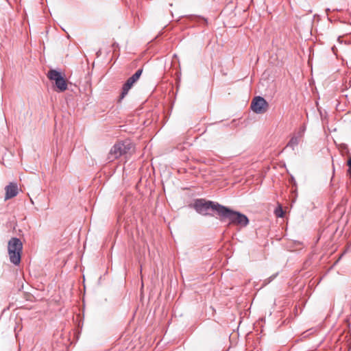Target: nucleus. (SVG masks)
Here are the masks:
<instances>
[{
	"label": "nucleus",
	"instance_id": "f257e3e1",
	"mask_svg": "<svg viewBox=\"0 0 351 351\" xmlns=\"http://www.w3.org/2000/svg\"><path fill=\"white\" fill-rule=\"evenodd\" d=\"M220 220H229V225L239 226L245 227L249 223V219L246 215L239 212L234 211L228 207L223 206L219 207Z\"/></svg>",
	"mask_w": 351,
	"mask_h": 351
},
{
	"label": "nucleus",
	"instance_id": "f03ea898",
	"mask_svg": "<svg viewBox=\"0 0 351 351\" xmlns=\"http://www.w3.org/2000/svg\"><path fill=\"white\" fill-rule=\"evenodd\" d=\"M22 250L23 243L21 240L16 237L11 238L8 243V250L10 261L15 265H18L21 262Z\"/></svg>",
	"mask_w": 351,
	"mask_h": 351
},
{
	"label": "nucleus",
	"instance_id": "7ed1b4c3",
	"mask_svg": "<svg viewBox=\"0 0 351 351\" xmlns=\"http://www.w3.org/2000/svg\"><path fill=\"white\" fill-rule=\"evenodd\" d=\"M133 148V144L130 141H119L110 149L108 159L112 161L123 155L130 154Z\"/></svg>",
	"mask_w": 351,
	"mask_h": 351
},
{
	"label": "nucleus",
	"instance_id": "20e7f679",
	"mask_svg": "<svg viewBox=\"0 0 351 351\" xmlns=\"http://www.w3.org/2000/svg\"><path fill=\"white\" fill-rule=\"evenodd\" d=\"M223 205H221L217 202H211V201H206L204 199H197L195 201L193 207L194 209L199 213L202 215H207L208 210L209 209H212L217 213L219 215V207H222Z\"/></svg>",
	"mask_w": 351,
	"mask_h": 351
},
{
	"label": "nucleus",
	"instance_id": "39448f33",
	"mask_svg": "<svg viewBox=\"0 0 351 351\" xmlns=\"http://www.w3.org/2000/svg\"><path fill=\"white\" fill-rule=\"evenodd\" d=\"M47 77L50 80L55 82L57 91L64 92L67 89L66 81L61 73L55 69H50L47 73Z\"/></svg>",
	"mask_w": 351,
	"mask_h": 351
},
{
	"label": "nucleus",
	"instance_id": "423d86ee",
	"mask_svg": "<svg viewBox=\"0 0 351 351\" xmlns=\"http://www.w3.org/2000/svg\"><path fill=\"white\" fill-rule=\"evenodd\" d=\"M250 108L256 114H264L269 109V104L263 97L256 96L252 100Z\"/></svg>",
	"mask_w": 351,
	"mask_h": 351
},
{
	"label": "nucleus",
	"instance_id": "0eeeda50",
	"mask_svg": "<svg viewBox=\"0 0 351 351\" xmlns=\"http://www.w3.org/2000/svg\"><path fill=\"white\" fill-rule=\"evenodd\" d=\"M142 73L143 69H139L134 74L127 80L123 85L121 93L120 95V99H123L128 95L130 89L139 80Z\"/></svg>",
	"mask_w": 351,
	"mask_h": 351
},
{
	"label": "nucleus",
	"instance_id": "6e6552de",
	"mask_svg": "<svg viewBox=\"0 0 351 351\" xmlns=\"http://www.w3.org/2000/svg\"><path fill=\"white\" fill-rule=\"evenodd\" d=\"M5 199H11L17 195L19 189L17 184L15 183H10L9 185L5 186Z\"/></svg>",
	"mask_w": 351,
	"mask_h": 351
},
{
	"label": "nucleus",
	"instance_id": "1a4fd4ad",
	"mask_svg": "<svg viewBox=\"0 0 351 351\" xmlns=\"http://www.w3.org/2000/svg\"><path fill=\"white\" fill-rule=\"evenodd\" d=\"M300 138L298 136H293L289 142L287 144L288 147H292V149H294L295 146H297L299 144Z\"/></svg>",
	"mask_w": 351,
	"mask_h": 351
},
{
	"label": "nucleus",
	"instance_id": "9d476101",
	"mask_svg": "<svg viewBox=\"0 0 351 351\" xmlns=\"http://www.w3.org/2000/svg\"><path fill=\"white\" fill-rule=\"evenodd\" d=\"M275 214L278 217H283V210L281 206H279L275 210Z\"/></svg>",
	"mask_w": 351,
	"mask_h": 351
},
{
	"label": "nucleus",
	"instance_id": "9b49d317",
	"mask_svg": "<svg viewBox=\"0 0 351 351\" xmlns=\"http://www.w3.org/2000/svg\"><path fill=\"white\" fill-rule=\"evenodd\" d=\"M348 173H349L350 176H351V157L348 160Z\"/></svg>",
	"mask_w": 351,
	"mask_h": 351
},
{
	"label": "nucleus",
	"instance_id": "f8f14e48",
	"mask_svg": "<svg viewBox=\"0 0 351 351\" xmlns=\"http://www.w3.org/2000/svg\"><path fill=\"white\" fill-rule=\"evenodd\" d=\"M33 296L31 294L26 293L25 298L27 300L32 301Z\"/></svg>",
	"mask_w": 351,
	"mask_h": 351
},
{
	"label": "nucleus",
	"instance_id": "ddd939ff",
	"mask_svg": "<svg viewBox=\"0 0 351 351\" xmlns=\"http://www.w3.org/2000/svg\"><path fill=\"white\" fill-rule=\"evenodd\" d=\"M275 277H276V276H271L269 278V280H268V282H271Z\"/></svg>",
	"mask_w": 351,
	"mask_h": 351
},
{
	"label": "nucleus",
	"instance_id": "4468645a",
	"mask_svg": "<svg viewBox=\"0 0 351 351\" xmlns=\"http://www.w3.org/2000/svg\"><path fill=\"white\" fill-rule=\"evenodd\" d=\"M118 47V45L117 43H114L112 44V47L114 49H115V47Z\"/></svg>",
	"mask_w": 351,
	"mask_h": 351
}]
</instances>
